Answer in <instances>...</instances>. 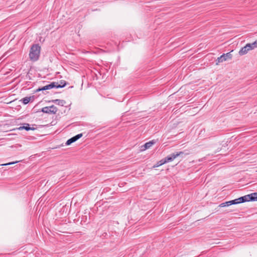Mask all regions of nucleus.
Wrapping results in <instances>:
<instances>
[{
	"mask_svg": "<svg viewBox=\"0 0 257 257\" xmlns=\"http://www.w3.org/2000/svg\"><path fill=\"white\" fill-rule=\"evenodd\" d=\"M222 56L225 61L231 59L232 57V54H231V52L227 53L226 54H223V55H222Z\"/></svg>",
	"mask_w": 257,
	"mask_h": 257,
	"instance_id": "obj_10",
	"label": "nucleus"
},
{
	"mask_svg": "<svg viewBox=\"0 0 257 257\" xmlns=\"http://www.w3.org/2000/svg\"><path fill=\"white\" fill-rule=\"evenodd\" d=\"M233 204H236L235 200H231L229 201H227L224 203H222L219 205V207H223L226 206H229L230 205H233Z\"/></svg>",
	"mask_w": 257,
	"mask_h": 257,
	"instance_id": "obj_8",
	"label": "nucleus"
},
{
	"mask_svg": "<svg viewBox=\"0 0 257 257\" xmlns=\"http://www.w3.org/2000/svg\"><path fill=\"white\" fill-rule=\"evenodd\" d=\"M32 97H26L23 99V102L26 104L28 103L31 100Z\"/></svg>",
	"mask_w": 257,
	"mask_h": 257,
	"instance_id": "obj_14",
	"label": "nucleus"
},
{
	"mask_svg": "<svg viewBox=\"0 0 257 257\" xmlns=\"http://www.w3.org/2000/svg\"><path fill=\"white\" fill-rule=\"evenodd\" d=\"M235 200L236 204L240 203L246 202V201H252V193L250 194L245 195L243 197H241L236 199Z\"/></svg>",
	"mask_w": 257,
	"mask_h": 257,
	"instance_id": "obj_5",
	"label": "nucleus"
},
{
	"mask_svg": "<svg viewBox=\"0 0 257 257\" xmlns=\"http://www.w3.org/2000/svg\"><path fill=\"white\" fill-rule=\"evenodd\" d=\"M18 161L10 162V163H6V164H1V166H8V165H12V164H16V163H18Z\"/></svg>",
	"mask_w": 257,
	"mask_h": 257,
	"instance_id": "obj_17",
	"label": "nucleus"
},
{
	"mask_svg": "<svg viewBox=\"0 0 257 257\" xmlns=\"http://www.w3.org/2000/svg\"><path fill=\"white\" fill-rule=\"evenodd\" d=\"M53 102L56 103L57 104L63 106L65 104L66 102L63 100L55 99L53 100Z\"/></svg>",
	"mask_w": 257,
	"mask_h": 257,
	"instance_id": "obj_12",
	"label": "nucleus"
},
{
	"mask_svg": "<svg viewBox=\"0 0 257 257\" xmlns=\"http://www.w3.org/2000/svg\"><path fill=\"white\" fill-rule=\"evenodd\" d=\"M17 129L18 130H22L25 129L26 131H30V130H35L34 128L30 127L29 126V124H28V123L26 124V126H20V127L17 128Z\"/></svg>",
	"mask_w": 257,
	"mask_h": 257,
	"instance_id": "obj_11",
	"label": "nucleus"
},
{
	"mask_svg": "<svg viewBox=\"0 0 257 257\" xmlns=\"http://www.w3.org/2000/svg\"><path fill=\"white\" fill-rule=\"evenodd\" d=\"M216 65H218L220 63H222L223 61H225L222 56L221 55L220 57H218L216 60Z\"/></svg>",
	"mask_w": 257,
	"mask_h": 257,
	"instance_id": "obj_15",
	"label": "nucleus"
},
{
	"mask_svg": "<svg viewBox=\"0 0 257 257\" xmlns=\"http://www.w3.org/2000/svg\"><path fill=\"white\" fill-rule=\"evenodd\" d=\"M252 201H257V192L252 193Z\"/></svg>",
	"mask_w": 257,
	"mask_h": 257,
	"instance_id": "obj_16",
	"label": "nucleus"
},
{
	"mask_svg": "<svg viewBox=\"0 0 257 257\" xmlns=\"http://www.w3.org/2000/svg\"><path fill=\"white\" fill-rule=\"evenodd\" d=\"M165 164V161H164L163 159V160H160V161H159L156 164H155L153 167L154 168H156V167H159L163 164Z\"/></svg>",
	"mask_w": 257,
	"mask_h": 257,
	"instance_id": "obj_13",
	"label": "nucleus"
},
{
	"mask_svg": "<svg viewBox=\"0 0 257 257\" xmlns=\"http://www.w3.org/2000/svg\"><path fill=\"white\" fill-rule=\"evenodd\" d=\"M42 111L46 113L55 114L57 111V108L54 105L46 106L42 109Z\"/></svg>",
	"mask_w": 257,
	"mask_h": 257,
	"instance_id": "obj_4",
	"label": "nucleus"
},
{
	"mask_svg": "<svg viewBox=\"0 0 257 257\" xmlns=\"http://www.w3.org/2000/svg\"><path fill=\"white\" fill-rule=\"evenodd\" d=\"M66 83L65 81H61L60 83H58V82H52L50 84L47 85L45 86H43L41 88H39L36 90V92H38L40 91L46 90L48 89H52L53 88H62L65 86Z\"/></svg>",
	"mask_w": 257,
	"mask_h": 257,
	"instance_id": "obj_3",
	"label": "nucleus"
},
{
	"mask_svg": "<svg viewBox=\"0 0 257 257\" xmlns=\"http://www.w3.org/2000/svg\"><path fill=\"white\" fill-rule=\"evenodd\" d=\"M154 144L155 142L153 141L146 143L142 147V150L144 151L146 149L150 148Z\"/></svg>",
	"mask_w": 257,
	"mask_h": 257,
	"instance_id": "obj_9",
	"label": "nucleus"
},
{
	"mask_svg": "<svg viewBox=\"0 0 257 257\" xmlns=\"http://www.w3.org/2000/svg\"><path fill=\"white\" fill-rule=\"evenodd\" d=\"M82 136V134H78V135H76V136L71 138V139H69L66 142V145H67V146L70 145L72 143L75 142V141L78 140L79 139L81 138Z\"/></svg>",
	"mask_w": 257,
	"mask_h": 257,
	"instance_id": "obj_7",
	"label": "nucleus"
},
{
	"mask_svg": "<svg viewBox=\"0 0 257 257\" xmlns=\"http://www.w3.org/2000/svg\"><path fill=\"white\" fill-rule=\"evenodd\" d=\"M40 50L41 48L38 45H34L32 46L29 53L31 60L36 61L39 59Z\"/></svg>",
	"mask_w": 257,
	"mask_h": 257,
	"instance_id": "obj_1",
	"label": "nucleus"
},
{
	"mask_svg": "<svg viewBox=\"0 0 257 257\" xmlns=\"http://www.w3.org/2000/svg\"><path fill=\"white\" fill-rule=\"evenodd\" d=\"M181 154H182V152H180L179 153H177L176 154H171L170 156L165 158L164 159H163V160L164 161H165V163L171 162L176 158L179 156Z\"/></svg>",
	"mask_w": 257,
	"mask_h": 257,
	"instance_id": "obj_6",
	"label": "nucleus"
},
{
	"mask_svg": "<svg viewBox=\"0 0 257 257\" xmlns=\"http://www.w3.org/2000/svg\"><path fill=\"white\" fill-rule=\"evenodd\" d=\"M257 48V40L252 43H248L243 47H242L238 52L240 56L246 54L249 51Z\"/></svg>",
	"mask_w": 257,
	"mask_h": 257,
	"instance_id": "obj_2",
	"label": "nucleus"
}]
</instances>
